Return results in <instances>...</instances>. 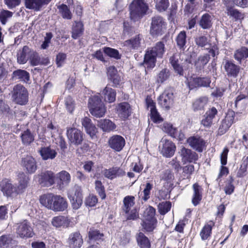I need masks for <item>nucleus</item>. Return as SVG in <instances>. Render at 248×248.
Returning <instances> with one entry per match:
<instances>
[{"instance_id": "bf43d9fd", "label": "nucleus", "mask_w": 248, "mask_h": 248, "mask_svg": "<svg viewBox=\"0 0 248 248\" xmlns=\"http://www.w3.org/2000/svg\"><path fill=\"white\" fill-rule=\"evenodd\" d=\"M65 105L67 110L72 113L75 107L74 101L71 96H67L65 99Z\"/></svg>"}, {"instance_id": "9d476101", "label": "nucleus", "mask_w": 248, "mask_h": 248, "mask_svg": "<svg viewBox=\"0 0 248 248\" xmlns=\"http://www.w3.org/2000/svg\"><path fill=\"white\" fill-rule=\"evenodd\" d=\"M21 165L24 171L30 174L34 173L37 168L35 159L30 155H26L21 158Z\"/></svg>"}, {"instance_id": "de8ad7c7", "label": "nucleus", "mask_w": 248, "mask_h": 248, "mask_svg": "<svg viewBox=\"0 0 248 248\" xmlns=\"http://www.w3.org/2000/svg\"><path fill=\"white\" fill-rule=\"evenodd\" d=\"M155 210L153 207L149 206L144 211L143 214V220H156L155 218Z\"/></svg>"}, {"instance_id": "c9c22d12", "label": "nucleus", "mask_w": 248, "mask_h": 248, "mask_svg": "<svg viewBox=\"0 0 248 248\" xmlns=\"http://www.w3.org/2000/svg\"><path fill=\"white\" fill-rule=\"evenodd\" d=\"M83 24L81 21H75L73 24L72 37L75 39L80 36L83 32Z\"/></svg>"}, {"instance_id": "603ef678", "label": "nucleus", "mask_w": 248, "mask_h": 248, "mask_svg": "<svg viewBox=\"0 0 248 248\" xmlns=\"http://www.w3.org/2000/svg\"><path fill=\"white\" fill-rule=\"evenodd\" d=\"M157 220H143L141 224L143 229L148 232H152L155 228Z\"/></svg>"}, {"instance_id": "f8f14e48", "label": "nucleus", "mask_w": 248, "mask_h": 248, "mask_svg": "<svg viewBox=\"0 0 248 248\" xmlns=\"http://www.w3.org/2000/svg\"><path fill=\"white\" fill-rule=\"evenodd\" d=\"M66 135L71 144L78 145L81 144L83 141V133L80 130L77 128H68Z\"/></svg>"}, {"instance_id": "a878e982", "label": "nucleus", "mask_w": 248, "mask_h": 248, "mask_svg": "<svg viewBox=\"0 0 248 248\" xmlns=\"http://www.w3.org/2000/svg\"><path fill=\"white\" fill-rule=\"evenodd\" d=\"M117 111L119 116L123 119H127L131 113V108L130 105L126 102L120 103Z\"/></svg>"}, {"instance_id": "69168bd1", "label": "nucleus", "mask_w": 248, "mask_h": 248, "mask_svg": "<svg viewBox=\"0 0 248 248\" xmlns=\"http://www.w3.org/2000/svg\"><path fill=\"white\" fill-rule=\"evenodd\" d=\"M151 119L155 123H159L163 121V119L160 116L156 109L150 111Z\"/></svg>"}, {"instance_id": "4d7b16f0", "label": "nucleus", "mask_w": 248, "mask_h": 248, "mask_svg": "<svg viewBox=\"0 0 248 248\" xmlns=\"http://www.w3.org/2000/svg\"><path fill=\"white\" fill-rule=\"evenodd\" d=\"M13 13L8 10H2L0 11V21L3 25H5L8 18L11 17Z\"/></svg>"}, {"instance_id": "e2e57ef3", "label": "nucleus", "mask_w": 248, "mask_h": 248, "mask_svg": "<svg viewBox=\"0 0 248 248\" xmlns=\"http://www.w3.org/2000/svg\"><path fill=\"white\" fill-rule=\"evenodd\" d=\"M153 188V185L149 183L146 184L145 187L143 191V196L142 199L144 201H147L150 197V191Z\"/></svg>"}, {"instance_id": "c756f323", "label": "nucleus", "mask_w": 248, "mask_h": 248, "mask_svg": "<svg viewBox=\"0 0 248 248\" xmlns=\"http://www.w3.org/2000/svg\"><path fill=\"white\" fill-rule=\"evenodd\" d=\"M57 178L59 179L58 183L61 188L68 186L71 181V175L65 170H62L57 173Z\"/></svg>"}, {"instance_id": "864d4df0", "label": "nucleus", "mask_w": 248, "mask_h": 248, "mask_svg": "<svg viewBox=\"0 0 248 248\" xmlns=\"http://www.w3.org/2000/svg\"><path fill=\"white\" fill-rule=\"evenodd\" d=\"M171 207V204L170 202H163L160 203L158 205V210L161 215H165L168 212Z\"/></svg>"}, {"instance_id": "393cba45", "label": "nucleus", "mask_w": 248, "mask_h": 248, "mask_svg": "<svg viewBox=\"0 0 248 248\" xmlns=\"http://www.w3.org/2000/svg\"><path fill=\"white\" fill-rule=\"evenodd\" d=\"M142 41V37L140 34L135 35L131 39L126 40L124 43V46L128 47L130 50H138L140 46Z\"/></svg>"}, {"instance_id": "f03ea898", "label": "nucleus", "mask_w": 248, "mask_h": 248, "mask_svg": "<svg viewBox=\"0 0 248 248\" xmlns=\"http://www.w3.org/2000/svg\"><path fill=\"white\" fill-rule=\"evenodd\" d=\"M165 52V45L161 42L148 49L144 55V64L147 68H153L155 65L156 58H162Z\"/></svg>"}, {"instance_id": "680f3d73", "label": "nucleus", "mask_w": 248, "mask_h": 248, "mask_svg": "<svg viewBox=\"0 0 248 248\" xmlns=\"http://www.w3.org/2000/svg\"><path fill=\"white\" fill-rule=\"evenodd\" d=\"M194 171V167L193 165H187L183 168V173L185 177L189 179Z\"/></svg>"}, {"instance_id": "a18cd8bd", "label": "nucleus", "mask_w": 248, "mask_h": 248, "mask_svg": "<svg viewBox=\"0 0 248 248\" xmlns=\"http://www.w3.org/2000/svg\"><path fill=\"white\" fill-rule=\"evenodd\" d=\"M234 58L238 61L241 62L243 59L248 57V48L242 47L237 49L234 55Z\"/></svg>"}, {"instance_id": "f3484780", "label": "nucleus", "mask_w": 248, "mask_h": 248, "mask_svg": "<svg viewBox=\"0 0 248 248\" xmlns=\"http://www.w3.org/2000/svg\"><path fill=\"white\" fill-rule=\"evenodd\" d=\"M39 183L43 186H49L55 183V176L53 172L46 171L39 175Z\"/></svg>"}, {"instance_id": "5fc2aeb1", "label": "nucleus", "mask_w": 248, "mask_h": 248, "mask_svg": "<svg viewBox=\"0 0 248 248\" xmlns=\"http://www.w3.org/2000/svg\"><path fill=\"white\" fill-rule=\"evenodd\" d=\"M198 77L191 76L187 78V83L190 90L199 87Z\"/></svg>"}, {"instance_id": "9b49d317", "label": "nucleus", "mask_w": 248, "mask_h": 248, "mask_svg": "<svg viewBox=\"0 0 248 248\" xmlns=\"http://www.w3.org/2000/svg\"><path fill=\"white\" fill-rule=\"evenodd\" d=\"M158 104L161 108L169 110L174 102V95L171 91L165 90L158 98Z\"/></svg>"}, {"instance_id": "c85d7f7f", "label": "nucleus", "mask_w": 248, "mask_h": 248, "mask_svg": "<svg viewBox=\"0 0 248 248\" xmlns=\"http://www.w3.org/2000/svg\"><path fill=\"white\" fill-rule=\"evenodd\" d=\"M51 223L56 228H67L69 226L70 221L67 217L60 216L54 217Z\"/></svg>"}, {"instance_id": "1a4fd4ad", "label": "nucleus", "mask_w": 248, "mask_h": 248, "mask_svg": "<svg viewBox=\"0 0 248 248\" xmlns=\"http://www.w3.org/2000/svg\"><path fill=\"white\" fill-rule=\"evenodd\" d=\"M159 148L163 156L170 157L174 154L176 146L171 140L163 138L159 142Z\"/></svg>"}, {"instance_id": "f257e3e1", "label": "nucleus", "mask_w": 248, "mask_h": 248, "mask_svg": "<svg viewBox=\"0 0 248 248\" xmlns=\"http://www.w3.org/2000/svg\"><path fill=\"white\" fill-rule=\"evenodd\" d=\"M40 202L46 208L56 212L63 211L68 207V202L65 198L51 193L41 196Z\"/></svg>"}, {"instance_id": "338daca9", "label": "nucleus", "mask_w": 248, "mask_h": 248, "mask_svg": "<svg viewBox=\"0 0 248 248\" xmlns=\"http://www.w3.org/2000/svg\"><path fill=\"white\" fill-rule=\"evenodd\" d=\"M196 44L199 47H203L208 44V39L205 36H198L195 38Z\"/></svg>"}, {"instance_id": "aec40b11", "label": "nucleus", "mask_w": 248, "mask_h": 248, "mask_svg": "<svg viewBox=\"0 0 248 248\" xmlns=\"http://www.w3.org/2000/svg\"><path fill=\"white\" fill-rule=\"evenodd\" d=\"M49 61L48 58L43 57H41L37 52L32 50L30 59V63L31 65H46L49 63Z\"/></svg>"}, {"instance_id": "79ce46f5", "label": "nucleus", "mask_w": 248, "mask_h": 248, "mask_svg": "<svg viewBox=\"0 0 248 248\" xmlns=\"http://www.w3.org/2000/svg\"><path fill=\"white\" fill-rule=\"evenodd\" d=\"M124 206L123 210L125 213H128L135 204V197L132 196H127L124 198L123 200Z\"/></svg>"}, {"instance_id": "7c9ffc66", "label": "nucleus", "mask_w": 248, "mask_h": 248, "mask_svg": "<svg viewBox=\"0 0 248 248\" xmlns=\"http://www.w3.org/2000/svg\"><path fill=\"white\" fill-rule=\"evenodd\" d=\"M97 126L103 131L108 132L113 130L116 127V125L108 119H101L97 121Z\"/></svg>"}, {"instance_id": "dca6fc26", "label": "nucleus", "mask_w": 248, "mask_h": 248, "mask_svg": "<svg viewBox=\"0 0 248 248\" xmlns=\"http://www.w3.org/2000/svg\"><path fill=\"white\" fill-rule=\"evenodd\" d=\"M179 153L182 157V161L185 164L187 162L195 163L198 159V154L189 149L182 147Z\"/></svg>"}, {"instance_id": "72a5a7b5", "label": "nucleus", "mask_w": 248, "mask_h": 248, "mask_svg": "<svg viewBox=\"0 0 248 248\" xmlns=\"http://www.w3.org/2000/svg\"><path fill=\"white\" fill-rule=\"evenodd\" d=\"M138 246L140 248H150L151 243L149 239L141 232L138 233L136 236Z\"/></svg>"}, {"instance_id": "c03bdc74", "label": "nucleus", "mask_w": 248, "mask_h": 248, "mask_svg": "<svg viewBox=\"0 0 248 248\" xmlns=\"http://www.w3.org/2000/svg\"><path fill=\"white\" fill-rule=\"evenodd\" d=\"M21 138L22 143L24 145H28L34 140V135L29 130H27L21 134Z\"/></svg>"}, {"instance_id": "2f4dec72", "label": "nucleus", "mask_w": 248, "mask_h": 248, "mask_svg": "<svg viewBox=\"0 0 248 248\" xmlns=\"http://www.w3.org/2000/svg\"><path fill=\"white\" fill-rule=\"evenodd\" d=\"M102 95L106 102L112 103L115 101L116 92L113 89L106 86L102 92Z\"/></svg>"}, {"instance_id": "a211bd4d", "label": "nucleus", "mask_w": 248, "mask_h": 248, "mask_svg": "<svg viewBox=\"0 0 248 248\" xmlns=\"http://www.w3.org/2000/svg\"><path fill=\"white\" fill-rule=\"evenodd\" d=\"M102 174L106 178L112 180L117 177L124 176L125 172L122 168L115 167L104 170Z\"/></svg>"}, {"instance_id": "20e7f679", "label": "nucleus", "mask_w": 248, "mask_h": 248, "mask_svg": "<svg viewBox=\"0 0 248 248\" xmlns=\"http://www.w3.org/2000/svg\"><path fill=\"white\" fill-rule=\"evenodd\" d=\"M130 17L134 21L145 14L148 6L143 0H134L129 6Z\"/></svg>"}, {"instance_id": "4c0bfd02", "label": "nucleus", "mask_w": 248, "mask_h": 248, "mask_svg": "<svg viewBox=\"0 0 248 248\" xmlns=\"http://www.w3.org/2000/svg\"><path fill=\"white\" fill-rule=\"evenodd\" d=\"M12 78L27 82L30 80V74L25 70L18 69L13 72Z\"/></svg>"}, {"instance_id": "423d86ee", "label": "nucleus", "mask_w": 248, "mask_h": 248, "mask_svg": "<svg viewBox=\"0 0 248 248\" xmlns=\"http://www.w3.org/2000/svg\"><path fill=\"white\" fill-rule=\"evenodd\" d=\"M17 235L23 239L32 237L34 233L31 223L25 220L16 225Z\"/></svg>"}, {"instance_id": "5701e85b", "label": "nucleus", "mask_w": 248, "mask_h": 248, "mask_svg": "<svg viewBox=\"0 0 248 248\" xmlns=\"http://www.w3.org/2000/svg\"><path fill=\"white\" fill-rule=\"evenodd\" d=\"M39 153L44 160H52L57 155V152L56 150L49 146L41 147L39 150Z\"/></svg>"}, {"instance_id": "49530a36", "label": "nucleus", "mask_w": 248, "mask_h": 248, "mask_svg": "<svg viewBox=\"0 0 248 248\" xmlns=\"http://www.w3.org/2000/svg\"><path fill=\"white\" fill-rule=\"evenodd\" d=\"M162 129L163 131L172 137H175L177 136V129L173 127L171 124L164 123Z\"/></svg>"}, {"instance_id": "052dcab7", "label": "nucleus", "mask_w": 248, "mask_h": 248, "mask_svg": "<svg viewBox=\"0 0 248 248\" xmlns=\"http://www.w3.org/2000/svg\"><path fill=\"white\" fill-rule=\"evenodd\" d=\"M169 5L168 0H158L156 4V8L160 12L165 11Z\"/></svg>"}, {"instance_id": "6ab92c4d", "label": "nucleus", "mask_w": 248, "mask_h": 248, "mask_svg": "<svg viewBox=\"0 0 248 248\" xmlns=\"http://www.w3.org/2000/svg\"><path fill=\"white\" fill-rule=\"evenodd\" d=\"M67 242L70 248H80L83 240L80 233L77 232L69 235Z\"/></svg>"}, {"instance_id": "4468645a", "label": "nucleus", "mask_w": 248, "mask_h": 248, "mask_svg": "<svg viewBox=\"0 0 248 248\" xmlns=\"http://www.w3.org/2000/svg\"><path fill=\"white\" fill-rule=\"evenodd\" d=\"M234 115L235 113L233 111L231 110L228 112L225 118L222 120L219 125L218 130V134L222 135L227 131L233 123Z\"/></svg>"}, {"instance_id": "09e8293b", "label": "nucleus", "mask_w": 248, "mask_h": 248, "mask_svg": "<svg viewBox=\"0 0 248 248\" xmlns=\"http://www.w3.org/2000/svg\"><path fill=\"white\" fill-rule=\"evenodd\" d=\"M170 76V72L167 68L163 69L157 75L156 81L158 83H162L167 80Z\"/></svg>"}, {"instance_id": "b1692460", "label": "nucleus", "mask_w": 248, "mask_h": 248, "mask_svg": "<svg viewBox=\"0 0 248 248\" xmlns=\"http://www.w3.org/2000/svg\"><path fill=\"white\" fill-rule=\"evenodd\" d=\"M51 0H25L26 7L39 11L43 5L47 4Z\"/></svg>"}, {"instance_id": "bb28decb", "label": "nucleus", "mask_w": 248, "mask_h": 248, "mask_svg": "<svg viewBox=\"0 0 248 248\" xmlns=\"http://www.w3.org/2000/svg\"><path fill=\"white\" fill-rule=\"evenodd\" d=\"M82 126L84 127L87 134L93 137L96 132V128L92 122V120L88 117H85L81 120Z\"/></svg>"}, {"instance_id": "13d9d810", "label": "nucleus", "mask_w": 248, "mask_h": 248, "mask_svg": "<svg viewBox=\"0 0 248 248\" xmlns=\"http://www.w3.org/2000/svg\"><path fill=\"white\" fill-rule=\"evenodd\" d=\"M95 188L102 199L106 198L104 187L100 181L97 180L95 182Z\"/></svg>"}, {"instance_id": "6e6552de", "label": "nucleus", "mask_w": 248, "mask_h": 248, "mask_svg": "<svg viewBox=\"0 0 248 248\" xmlns=\"http://www.w3.org/2000/svg\"><path fill=\"white\" fill-rule=\"evenodd\" d=\"M166 28V23L160 16H155L152 19L150 33L152 35H161Z\"/></svg>"}, {"instance_id": "7ed1b4c3", "label": "nucleus", "mask_w": 248, "mask_h": 248, "mask_svg": "<svg viewBox=\"0 0 248 248\" xmlns=\"http://www.w3.org/2000/svg\"><path fill=\"white\" fill-rule=\"evenodd\" d=\"M89 110L92 115L97 118L104 116L106 108L98 95H94L89 99Z\"/></svg>"}, {"instance_id": "39448f33", "label": "nucleus", "mask_w": 248, "mask_h": 248, "mask_svg": "<svg viewBox=\"0 0 248 248\" xmlns=\"http://www.w3.org/2000/svg\"><path fill=\"white\" fill-rule=\"evenodd\" d=\"M12 98L16 104L24 105L28 101V93L26 89L22 85H16L12 92Z\"/></svg>"}, {"instance_id": "2eb2a0df", "label": "nucleus", "mask_w": 248, "mask_h": 248, "mask_svg": "<svg viewBox=\"0 0 248 248\" xmlns=\"http://www.w3.org/2000/svg\"><path fill=\"white\" fill-rule=\"evenodd\" d=\"M109 146L116 152L121 151L125 145L124 139L120 135H114L111 137L108 141Z\"/></svg>"}, {"instance_id": "0eeeda50", "label": "nucleus", "mask_w": 248, "mask_h": 248, "mask_svg": "<svg viewBox=\"0 0 248 248\" xmlns=\"http://www.w3.org/2000/svg\"><path fill=\"white\" fill-rule=\"evenodd\" d=\"M68 197L74 209L77 210L82 204L83 196L80 187L75 186L72 189L69 190Z\"/></svg>"}, {"instance_id": "ea45409f", "label": "nucleus", "mask_w": 248, "mask_h": 248, "mask_svg": "<svg viewBox=\"0 0 248 248\" xmlns=\"http://www.w3.org/2000/svg\"><path fill=\"white\" fill-rule=\"evenodd\" d=\"M208 102V98L206 96L201 97L197 99L193 103L194 110L197 111L203 109L207 105Z\"/></svg>"}, {"instance_id": "0e129e2a", "label": "nucleus", "mask_w": 248, "mask_h": 248, "mask_svg": "<svg viewBox=\"0 0 248 248\" xmlns=\"http://www.w3.org/2000/svg\"><path fill=\"white\" fill-rule=\"evenodd\" d=\"M210 60L209 55L205 54L203 56H201L198 58V61L196 62V64L200 67H203L206 65Z\"/></svg>"}, {"instance_id": "58836bf2", "label": "nucleus", "mask_w": 248, "mask_h": 248, "mask_svg": "<svg viewBox=\"0 0 248 248\" xmlns=\"http://www.w3.org/2000/svg\"><path fill=\"white\" fill-rule=\"evenodd\" d=\"M89 238L90 240L102 242L104 240V235L99 230L95 229H90L88 232Z\"/></svg>"}, {"instance_id": "8fccbe9b", "label": "nucleus", "mask_w": 248, "mask_h": 248, "mask_svg": "<svg viewBox=\"0 0 248 248\" xmlns=\"http://www.w3.org/2000/svg\"><path fill=\"white\" fill-rule=\"evenodd\" d=\"M186 32L185 31H181L177 36L176 41L177 45L180 48L184 49L186 45Z\"/></svg>"}, {"instance_id": "a19ab883", "label": "nucleus", "mask_w": 248, "mask_h": 248, "mask_svg": "<svg viewBox=\"0 0 248 248\" xmlns=\"http://www.w3.org/2000/svg\"><path fill=\"white\" fill-rule=\"evenodd\" d=\"M199 24L203 29H209L212 25L211 16L208 14L203 15L201 17Z\"/></svg>"}, {"instance_id": "473e14b6", "label": "nucleus", "mask_w": 248, "mask_h": 248, "mask_svg": "<svg viewBox=\"0 0 248 248\" xmlns=\"http://www.w3.org/2000/svg\"><path fill=\"white\" fill-rule=\"evenodd\" d=\"M18 184L16 186L17 189L20 194L22 193L27 188L28 184L29 178L23 173H19L18 175Z\"/></svg>"}, {"instance_id": "37998d69", "label": "nucleus", "mask_w": 248, "mask_h": 248, "mask_svg": "<svg viewBox=\"0 0 248 248\" xmlns=\"http://www.w3.org/2000/svg\"><path fill=\"white\" fill-rule=\"evenodd\" d=\"M57 8L60 14L63 18L67 19H70L72 18V14L69 8L66 5L62 4L58 6Z\"/></svg>"}, {"instance_id": "e433bc0d", "label": "nucleus", "mask_w": 248, "mask_h": 248, "mask_svg": "<svg viewBox=\"0 0 248 248\" xmlns=\"http://www.w3.org/2000/svg\"><path fill=\"white\" fill-rule=\"evenodd\" d=\"M215 225V222L210 220L204 225L200 232V236L202 240H206L211 235L212 227Z\"/></svg>"}, {"instance_id": "cd10ccee", "label": "nucleus", "mask_w": 248, "mask_h": 248, "mask_svg": "<svg viewBox=\"0 0 248 248\" xmlns=\"http://www.w3.org/2000/svg\"><path fill=\"white\" fill-rule=\"evenodd\" d=\"M224 68L228 76L234 78L237 76L240 70L239 66L229 61L225 62Z\"/></svg>"}, {"instance_id": "f704fd0d", "label": "nucleus", "mask_w": 248, "mask_h": 248, "mask_svg": "<svg viewBox=\"0 0 248 248\" xmlns=\"http://www.w3.org/2000/svg\"><path fill=\"white\" fill-rule=\"evenodd\" d=\"M193 195L192 200V203L196 206L202 200V188L197 183H195L193 185Z\"/></svg>"}, {"instance_id": "4be33fe9", "label": "nucleus", "mask_w": 248, "mask_h": 248, "mask_svg": "<svg viewBox=\"0 0 248 248\" xmlns=\"http://www.w3.org/2000/svg\"><path fill=\"white\" fill-rule=\"evenodd\" d=\"M187 143L193 149L196 150L199 152H202L203 151L205 145V142L201 138L191 137L187 139Z\"/></svg>"}, {"instance_id": "3c124183", "label": "nucleus", "mask_w": 248, "mask_h": 248, "mask_svg": "<svg viewBox=\"0 0 248 248\" xmlns=\"http://www.w3.org/2000/svg\"><path fill=\"white\" fill-rule=\"evenodd\" d=\"M103 51L107 55L110 57L117 60L121 58V56L117 49L109 47H105L103 48Z\"/></svg>"}, {"instance_id": "412c9836", "label": "nucleus", "mask_w": 248, "mask_h": 248, "mask_svg": "<svg viewBox=\"0 0 248 248\" xmlns=\"http://www.w3.org/2000/svg\"><path fill=\"white\" fill-rule=\"evenodd\" d=\"M32 50L28 46H23L21 50L19 51L17 55V62L19 64H24L30 59Z\"/></svg>"}, {"instance_id": "ddd939ff", "label": "nucleus", "mask_w": 248, "mask_h": 248, "mask_svg": "<svg viewBox=\"0 0 248 248\" xmlns=\"http://www.w3.org/2000/svg\"><path fill=\"white\" fill-rule=\"evenodd\" d=\"M1 191L7 197H14L19 194L16 186L13 185L10 180L4 179L0 184Z\"/></svg>"}, {"instance_id": "774afa93", "label": "nucleus", "mask_w": 248, "mask_h": 248, "mask_svg": "<svg viewBox=\"0 0 248 248\" xmlns=\"http://www.w3.org/2000/svg\"><path fill=\"white\" fill-rule=\"evenodd\" d=\"M173 179V174L170 170H168L162 174L161 179L166 181L168 183H170Z\"/></svg>"}, {"instance_id": "6e6d98bb", "label": "nucleus", "mask_w": 248, "mask_h": 248, "mask_svg": "<svg viewBox=\"0 0 248 248\" xmlns=\"http://www.w3.org/2000/svg\"><path fill=\"white\" fill-rule=\"evenodd\" d=\"M12 241L10 235H3L0 236V248H6Z\"/></svg>"}]
</instances>
